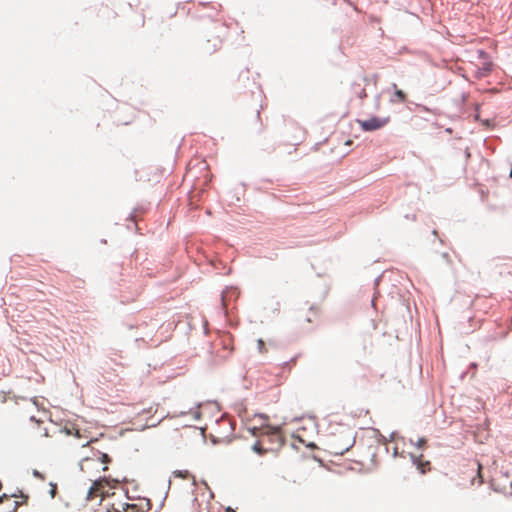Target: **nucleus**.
I'll return each instance as SVG.
<instances>
[{
	"label": "nucleus",
	"mask_w": 512,
	"mask_h": 512,
	"mask_svg": "<svg viewBox=\"0 0 512 512\" xmlns=\"http://www.w3.org/2000/svg\"><path fill=\"white\" fill-rule=\"evenodd\" d=\"M392 88L394 89V97L397 99V101L405 102L406 94L401 89H398L395 83L392 84Z\"/></svg>",
	"instance_id": "6"
},
{
	"label": "nucleus",
	"mask_w": 512,
	"mask_h": 512,
	"mask_svg": "<svg viewBox=\"0 0 512 512\" xmlns=\"http://www.w3.org/2000/svg\"><path fill=\"white\" fill-rule=\"evenodd\" d=\"M410 443L415 445L417 448H422L424 446V444L426 443V439L421 437L417 440L416 443H414L412 440H410Z\"/></svg>",
	"instance_id": "10"
},
{
	"label": "nucleus",
	"mask_w": 512,
	"mask_h": 512,
	"mask_svg": "<svg viewBox=\"0 0 512 512\" xmlns=\"http://www.w3.org/2000/svg\"><path fill=\"white\" fill-rule=\"evenodd\" d=\"M238 297L237 289L234 287H227L221 294V302L223 308H226L229 300L236 299Z\"/></svg>",
	"instance_id": "4"
},
{
	"label": "nucleus",
	"mask_w": 512,
	"mask_h": 512,
	"mask_svg": "<svg viewBox=\"0 0 512 512\" xmlns=\"http://www.w3.org/2000/svg\"><path fill=\"white\" fill-rule=\"evenodd\" d=\"M100 460L102 463H108L110 461V457L106 453H101Z\"/></svg>",
	"instance_id": "12"
},
{
	"label": "nucleus",
	"mask_w": 512,
	"mask_h": 512,
	"mask_svg": "<svg viewBox=\"0 0 512 512\" xmlns=\"http://www.w3.org/2000/svg\"><path fill=\"white\" fill-rule=\"evenodd\" d=\"M18 505H19L18 501H13V512L17 509Z\"/></svg>",
	"instance_id": "20"
},
{
	"label": "nucleus",
	"mask_w": 512,
	"mask_h": 512,
	"mask_svg": "<svg viewBox=\"0 0 512 512\" xmlns=\"http://www.w3.org/2000/svg\"><path fill=\"white\" fill-rule=\"evenodd\" d=\"M211 441H212L213 444L219 443V439L214 437V436H212Z\"/></svg>",
	"instance_id": "19"
},
{
	"label": "nucleus",
	"mask_w": 512,
	"mask_h": 512,
	"mask_svg": "<svg viewBox=\"0 0 512 512\" xmlns=\"http://www.w3.org/2000/svg\"><path fill=\"white\" fill-rule=\"evenodd\" d=\"M493 64L491 61H486L483 63L482 67H479L475 74L477 78L486 77L492 71Z\"/></svg>",
	"instance_id": "5"
},
{
	"label": "nucleus",
	"mask_w": 512,
	"mask_h": 512,
	"mask_svg": "<svg viewBox=\"0 0 512 512\" xmlns=\"http://www.w3.org/2000/svg\"><path fill=\"white\" fill-rule=\"evenodd\" d=\"M91 441H92V440H90V441H87V442H86L85 444H82V447H85V446H87V445H88V444H89V443H90Z\"/></svg>",
	"instance_id": "26"
},
{
	"label": "nucleus",
	"mask_w": 512,
	"mask_h": 512,
	"mask_svg": "<svg viewBox=\"0 0 512 512\" xmlns=\"http://www.w3.org/2000/svg\"><path fill=\"white\" fill-rule=\"evenodd\" d=\"M252 451L257 453L258 455H263L266 453V449L262 448V446L260 445V442L259 441H256L252 447H251Z\"/></svg>",
	"instance_id": "7"
},
{
	"label": "nucleus",
	"mask_w": 512,
	"mask_h": 512,
	"mask_svg": "<svg viewBox=\"0 0 512 512\" xmlns=\"http://www.w3.org/2000/svg\"><path fill=\"white\" fill-rule=\"evenodd\" d=\"M248 431H249L253 436H257L258 427H250V428H248Z\"/></svg>",
	"instance_id": "14"
},
{
	"label": "nucleus",
	"mask_w": 512,
	"mask_h": 512,
	"mask_svg": "<svg viewBox=\"0 0 512 512\" xmlns=\"http://www.w3.org/2000/svg\"><path fill=\"white\" fill-rule=\"evenodd\" d=\"M410 457H411V460H412L413 464H416L417 463V457L414 454H410Z\"/></svg>",
	"instance_id": "17"
},
{
	"label": "nucleus",
	"mask_w": 512,
	"mask_h": 512,
	"mask_svg": "<svg viewBox=\"0 0 512 512\" xmlns=\"http://www.w3.org/2000/svg\"><path fill=\"white\" fill-rule=\"evenodd\" d=\"M266 428L269 430V433L273 435H279L281 432V428L279 426L267 425Z\"/></svg>",
	"instance_id": "9"
},
{
	"label": "nucleus",
	"mask_w": 512,
	"mask_h": 512,
	"mask_svg": "<svg viewBox=\"0 0 512 512\" xmlns=\"http://www.w3.org/2000/svg\"><path fill=\"white\" fill-rule=\"evenodd\" d=\"M394 436H395V432H392V433L390 434V440H393Z\"/></svg>",
	"instance_id": "24"
},
{
	"label": "nucleus",
	"mask_w": 512,
	"mask_h": 512,
	"mask_svg": "<svg viewBox=\"0 0 512 512\" xmlns=\"http://www.w3.org/2000/svg\"><path fill=\"white\" fill-rule=\"evenodd\" d=\"M342 438L341 442L334 441L330 443L331 453L334 455H343L355 444V437L349 430H347L346 434Z\"/></svg>",
	"instance_id": "1"
},
{
	"label": "nucleus",
	"mask_w": 512,
	"mask_h": 512,
	"mask_svg": "<svg viewBox=\"0 0 512 512\" xmlns=\"http://www.w3.org/2000/svg\"><path fill=\"white\" fill-rule=\"evenodd\" d=\"M389 120V117L373 116L370 119L358 120V123L363 131L371 132L382 128L389 122Z\"/></svg>",
	"instance_id": "2"
},
{
	"label": "nucleus",
	"mask_w": 512,
	"mask_h": 512,
	"mask_svg": "<svg viewBox=\"0 0 512 512\" xmlns=\"http://www.w3.org/2000/svg\"><path fill=\"white\" fill-rule=\"evenodd\" d=\"M162 419H163V418H161L160 420H158V421H157V422H155V423L150 424V426H151V427H155L156 425H158V424L161 422V420H162Z\"/></svg>",
	"instance_id": "22"
},
{
	"label": "nucleus",
	"mask_w": 512,
	"mask_h": 512,
	"mask_svg": "<svg viewBox=\"0 0 512 512\" xmlns=\"http://www.w3.org/2000/svg\"><path fill=\"white\" fill-rule=\"evenodd\" d=\"M174 474V477H177V478H186L189 476V472L187 470H175L173 472Z\"/></svg>",
	"instance_id": "8"
},
{
	"label": "nucleus",
	"mask_w": 512,
	"mask_h": 512,
	"mask_svg": "<svg viewBox=\"0 0 512 512\" xmlns=\"http://www.w3.org/2000/svg\"><path fill=\"white\" fill-rule=\"evenodd\" d=\"M200 417H201V413H200L199 411H196V412L194 413V418H195V419H200Z\"/></svg>",
	"instance_id": "18"
},
{
	"label": "nucleus",
	"mask_w": 512,
	"mask_h": 512,
	"mask_svg": "<svg viewBox=\"0 0 512 512\" xmlns=\"http://www.w3.org/2000/svg\"><path fill=\"white\" fill-rule=\"evenodd\" d=\"M256 416H258V417H260V418H262V419H264V420H267V419H268V416H267L266 414H261V413H259V414H256Z\"/></svg>",
	"instance_id": "16"
},
{
	"label": "nucleus",
	"mask_w": 512,
	"mask_h": 512,
	"mask_svg": "<svg viewBox=\"0 0 512 512\" xmlns=\"http://www.w3.org/2000/svg\"><path fill=\"white\" fill-rule=\"evenodd\" d=\"M92 490H93V486H91L88 490V493H87V499H91L92 498Z\"/></svg>",
	"instance_id": "15"
},
{
	"label": "nucleus",
	"mask_w": 512,
	"mask_h": 512,
	"mask_svg": "<svg viewBox=\"0 0 512 512\" xmlns=\"http://www.w3.org/2000/svg\"><path fill=\"white\" fill-rule=\"evenodd\" d=\"M32 475L34 477H36V478H39V479H43L44 478L43 474L41 472H39L38 470H36V469H34L32 471Z\"/></svg>",
	"instance_id": "13"
},
{
	"label": "nucleus",
	"mask_w": 512,
	"mask_h": 512,
	"mask_svg": "<svg viewBox=\"0 0 512 512\" xmlns=\"http://www.w3.org/2000/svg\"><path fill=\"white\" fill-rule=\"evenodd\" d=\"M479 54H480V56H485L486 55L483 50H479Z\"/></svg>",
	"instance_id": "23"
},
{
	"label": "nucleus",
	"mask_w": 512,
	"mask_h": 512,
	"mask_svg": "<svg viewBox=\"0 0 512 512\" xmlns=\"http://www.w3.org/2000/svg\"><path fill=\"white\" fill-rule=\"evenodd\" d=\"M380 99V95H377L376 96V101H378Z\"/></svg>",
	"instance_id": "29"
},
{
	"label": "nucleus",
	"mask_w": 512,
	"mask_h": 512,
	"mask_svg": "<svg viewBox=\"0 0 512 512\" xmlns=\"http://www.w3.org/2000/svg\"><path fill=\"white\" fill-rule=\"evenodd\" d=\"M510 177H512V169H511V171H510Z\"/></svg>",
	"instance_id": "30"
},
{
	"label": "nucleus",
	"mask_w": 512,
	"mask_h": 512,
	"mask_svg": "<svg viewBox=\"0 0 512 512\" xmlns=\"http://www.w3.org/2000/svg\"><path fill=\"white\" fill-rule=\"evenodd\" d=\"M379 279H380V277H377V278L375 279V283H376V284L379 282Z\"/></svg>",
	"instance_id": "28"
},
{
	"label": "nucleus",
	"mask_w": 512,
	"mask_h": 512,
	"mask_svg": "<svg viewBox=\"0 0 512 512\" xmlns=\"http://www.w3.org/2000/svg\"><path fill=\"white\" fill-rule=\"evenodd\" d=\"M221 46V39L219 37H214L213 39H207L203 44L204 52L208 54L214 53Z\"/></svg>",
	"instance_id": "3"
},
{
	"label": "nucleus",
	"mask_w": 512,
	"mask_h": 512,
	"mask_svg": "<svg viewBox=\"0 0 512 512\" xmlns=\"http://www.w3.org/2000/svg\"><path fill=\"white\" fill-rule=\"evenodd\" d=\"M50 494H51V496H52V497H54V495H55V490H54V489H52V490L50 491Z\"/></svg>",
	"instance_id": "25"
},
{
	"label": "nucleus",
	"mask_w": 512,
	"mask_h": 512,
	"mask_svg": "<svg viewBox=\"0 0 512 512\" xmlns=\"http://www.w3.org/2000/svg\"><path fill=\"white\" fill-rule=\"evenodd\" d=\"M393 453H394V456H396V455H397V448H395V449L393 450Z\"/></svg>",
	"instance_id": "27"
},
{
	"label": "nucleus",
	"mask_w": 512,
	"mask_h": 512,
	"mask_svg": "<svg viewBox=\"0 0 512 512\" xmlns=\"http://www.w3.org/2000/svg\"><path fill=\"white\" fill-rule=\"evenodd\" d=\"M225 512H236L235 509H233L232 507L228 506L226 509H225Z\"/></svg>",
	"instance_id": "21"
},
{
	"label": "nucleus",
	"mask_w": 512,
	"mask_h": 512,
	"mask_svg": "<svg viewBox=\"0 0 512 512\" xmlns=\"http://www.w3.org/2000/svg\"><path fill=\"white\" fill-rule=\"evenodd\" d=\"M257 346H258L259 352L262 353L264 351V347H265L264 341L262 339H258Z\"/></svg>",
	"instance_id": "11"
}]
</instances>
